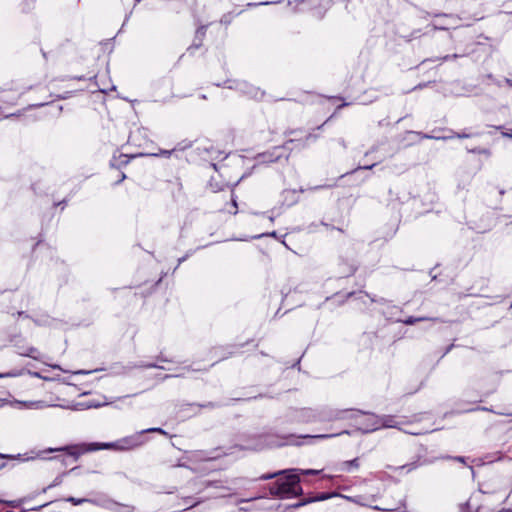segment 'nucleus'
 I'll use <instances>...</instances> for the list:
<instances>
[{
	"label": "nucleus",
	"instance_id": "obj_15",
	"mask_svg": "<svg viewBox=\"0 0 512 512\" xmlns=\"http://www.w3.org/2000/svg\"><path fill=\"white\" fill-rule=\"evenodd\" d=\"M453 137H458V138H469V137H470V135H469V134H465V133H463V134H459V133H458V134H455V135H453V136H450L449 138H453Z\"/></svg>",
	"mask_w": 512,
	"mask_h": 512
},
{
	"label": "nucleus",
	"instance_id": "obj_4",
	"mask_svg": "<svg viewBox=\"0 0 512 512\" xmlns=\"http://www.w3.org/2000/svg\"><path fill=\"white\" fill-rule=\"evenodd\" d=\"M372 415L371 413H364L362 411H358L357 413L351 414L349 418H353L356 420V424L358 425V429L362 431L361 427L369 424L367 420V416Z\"/></svg>",
	"mask_w": 512,
	"mask_h": 512
},
{
	"label": "nucleus",
	"instance_id": "obj_8",
	"mask_svg": "<svg viewBox=\"0 0 512 512\" xmlns=\"http://www.w3.org/2000/svg\"><path fill=\"white\" fill-rule=\"evenodd\" d=\"M424 320H429V318H426V317L415 318V317L410 316V317H407L406 319H404L403 323L406 325H413L416 322L424 321Z\"/></svg>",
	"mask_w": 512,
	"mask_h": 512
},
{
	"label": "nucleus",
	"instance_id": "obj_18",
	"mask_svg": "<svg viewBox=\"0 0 512 512\" xmlns=\"http://www.w3.org/2000/svg\"><path fill=\"white\" fill-rule=\"evenodd\" d=\"M374 510H379V511H392L393 509H386V508H381L379 506H373L372 507Z\"/></svg>",
	"mask_w": 512,
	"mask_h": 512
},
{
	"label": "nucleus",
	"instance_id": "obj_22",
	"mask_svg": "<svg viewBox=\"0 0 512 512\" xmlns=\"http://www.w3.org/2000/svg\"><path fill=\"white\" fill-rule=\"evenodd\" d=\"M374 165H370V166H364L363 168L364 169H371Z\"/></svg>",
	"mask_w": 512,
	"mask_h": 512
},
{
	"label": "nucleus",
	"instance_id": "obj_21",
	"mask_svg": "<svg viewBox=\"0 0 512 512\" xmlns=\"http://www.w3.org/2000/svg\"><path fill=\"white\" fill-rule=\"evenodd\" d=\"M34 405H35V407H36V408H40V407H42V405L40 404V402H38V403H34Z\"/></svg>",
	"mask_w": 512,
	"mask_h": 512
},
{
	"label": "nucleus",
	"instance_id": "obj_16",
	"mask_svg": "<svg viewBox=\"0 0 512 512\" xmlns=\"http://www.w3.org/2000/svg\"><path fill=\"white\" fill-rule=\"evenodd\" d=\"M232 206L234 207V211L233 213L236 214L237 213V201H236V198L232 197Z\"/></svg>",
	"mask_w": 512,
	"mask_h": 512
},
{
	"label": "nucleus",
	"instance_id": "obj_9",
	"mask_svg": "<svg viewBox=\"0 0 512 512\" xmlns=\"http://www.w3.org/2000/svg\"><path fill=\"white\" fill-rule=\"evenodd\" d=\"M347 412H348L347 410L336 411L335 415L330 417V420H338V419L347 418V416H346Z\"/></svg>",
	"mask_w": 512,
	"mask_h": 512
},
{
	"label": "nucleus",
	"instance_id": "obj_10",
	"mask_svg": "<svg viewBox=\"0 0 512 512\" xmlns=\"http://www.w3.org/2000/svg\"><path fill=\"white\" fill-rule=\"evenodd\" d=\"M297 472H300L302 475H317L321 472V470H315V469H300L297 470Z\"/></svg>",
	"mask_w": 512,
	"mask_h": 512
},
{
	"label": "nucleus",
	"instance_id": "obj_19",
	"mask_svg": "<svg viewBox=\"0 0 512 512\" xmlns=\"http://www.w3.org/2000/svg\"><path fill=\"white\" fill-rule=\"evenodd\" d=\"M503 135L506 137L512 138V129L508 130L507 132H504Z\"/></svg>",
	"mask_w": 512,
	"mask_h": 512
},
{
	"label": "nucleus",
	"instance_id": "obj_25",
	"mask_svg": "<svg viewBox=\"0 0 512 512\" xmlns=\"http://www.w3.org/2000/svg\"><path fill=\"white\" fill-rule=\"evenodd\" d=\"M459 461H464V459L462 457H458L457 458Z\"/></svg>",
	"mask_w": 512,
	"mask_h": 512
},
{
	"label": "nucleus",
	"instance_id": "obj_1",
	"mask_svg": "<svg viewBox=\"0 0 512 512\" xmlns=\"http://www.w3.org/2000/svg\"><path fill=\"white\" fill-rule=\"evenodd\" d=\"M270 488V492L281 498H292L302 493L297 469L283 470L260 476V480H269L281 476Z\"/></svg>",
	"mask_w": 512,
	"mask_h": 512
},
{
	"label": "nucleus",
	"instance_id": "obj_12",
	"mask_svg": "<svg viewBox=\"0 0 512 512\" xmlns=\"http://www.w3.org/2000/svg\"><path fill=\"white\" fill-rule=\"evenodd\" d=\"M149 432H156V433H160V434H163V435H166L167 433L161 429V428H149V429H146V430H143L142 433H149Z\"/></svg>",
	"mask_w": 512,
	"mask_h": 512
},
{
	"label": "nucleus",
	"instance_id": "obj_7",
	"mask_svg": "<svg viewBox=\"0 0 512 512\" xmlns=\"http://www.w3.org/2000/svg\"><path fill=\"white\" fill-rule=\"evenodd\" d=\"M247 93L252 97V98H255V99H262L263 96H264V92L261 91L260 89L258 88H253V87H250L249 91H247Z\"/></svg>",
	"mask_w": 512,
	"mask_h": 512
},
{
	"label": "nucleus",
	"instance_id": "obj_2",
	"mask_svg": "<svg viewBox=\"0 0 512 512\" xmlns=\"http://www.w3.org/2000/svg\"><path fill=\"white\" fill-rule=\"evenodd\" d=\"M369 424L361 427L363 433H370L380 428H392L396 426V423L391 416L379 417L377 415L367 416Z\"/></svg>",
	"mask_w": 512,
	"mask_h": 512
},
{
	"label": "nucleus",
	"instance_id": "obj_13",
	"mask_svg": "<svg viewBox=\"0 0 512 512\" xmlns=\"http://www.w3.org/2000/svg\"><path fill=\"white\" fill-rule=\"evenodd\" d=\"M175 149H172V150H160L159 153H156V154H153L154 156H166V157H169L171 155V153L174 151Z\"/></svg>",
	"mask_w": 512,
	"mask_h": 512
},
{
	"label": "nucleus",
	"instance_id": "obj_20",
	"mask_svg": "<svg viewBox=\"0 0 512 512\" xmlns=\"http://www.w3.org/2000/svg\"><path fill=\"white\" fill-rule=\"evenodd\" d=\"M435 29H445L446 27L443 25H434Z\"/></svg>",
	"mask_w": 512,
	"mask_h": 512
},
{
	"label": "nucleus",
	"instance_id": "obj_26",
	"mask_svg": "<svg viewBox=\"0 0 512 512\" xmlns=\"http://www.w3.org/2000/svg\"><path fill=\"white\" fill-rule=\"evenodd\" d=\"M400 505H401V507H404V506H405V503L402 501V502L400 503Z\"/></svg>",
	"mask_w": 512,
	"mask_h": 512
},
{
	"label": "nucleus",
	"instance_id": "obj_23",
	"mask_svg": "<svg viewBox=\"0 0 512 512\" xmlns=\"http://www.w3.org/2000/svg\"><path fill=\"white\" fill-rule=\"evenodd\" d=\"M320 438H326V437H329L328 435H320L319 436Z\"/></svg>",
	"mask_w": 512,
	"mask_h": 512
},
{
	"label": "nucleus",
	"instance_id": "obj_24",
	"mask_svg": "<svg viewBox=\"0 0 512 512\" xmlns=\"http://www.w3.org/2000/svg\"><path fill=\"white\" fill-rule=\"evenodd\" d=\"M355 272V268H351L350 273Z\"/></svg>",
	"mask_w": 512,
	"mask_h": 512
},
{
	"label": "nucleus",
	"instance_id": "obj_17",
	"mask_svg": "<svg viewBox=\"0 0 512 512\" xmlns=\"http://www.w3.org/2000/svg\"><path fill=\"white\" fill-rule=\"evenodd\" d=\"M344 498H346L347 500L352 501L354 503L361 504L360 501L358 499H356V498H352V497H349V496H344Z\"/></svg>",
	"mask_w": 512,
	"mask_h": 512
},
{
	"label": "nucleus",
	"instance_id": "obj_6",
	"mask_svg": "<svg viewBox=\"0 0 512 512\" xmlns=\"http://www.w3.org/2000/svg\"><path fill=\"white\" fill-rule=\"evenodd\" d=\"M360 466L359 464V459L358 458H355L353 460H350V461H344L343 463H341V467L340 469L342 471H351L352 468L354 469H358Z\"/></svg>",
	"mask_w": 512,
	"mask_h": 512
},
{
	"label": "nucleus",
	"instance_id": "obj_27",
	"mask_svg": "<svg viewBox=\"0 0 512 512\" xmlns=\"http://www.w3.org/2000/svg\"><path fill=\"white\" fill-rule=\"evenodd\" d=\"M0 503H4V501H3V500H0Z\"/></svg>",
	"mask_w": 512,
	"mask_h": 512
},
{
	"label": "nucleus",
	"instance_id": "obj_3",
	"mask_svg": "<svg viewBox=\"0 0 512 512\" xmlns=\"http://www.w3.org/2000/svg\"><path fill=\"white\" fill-rule=\"evenodd\" d=\"M119 443L120 444H117V448H119L121 450L133 449L140 445V443L137 441V439L135 437L124 438ZM115 446H116V444H112V443H104V444L92 443V444H89L88 447L83 450V452L84 451H95V450H99V449H109V448H112Z\"/></svg>",
	"mask_w": 512,
	"mask_h": 512
},
{
	"label": "nucleus",
	"instance_id": "obj_11",
	"mask_svg": "<svg viewBox=\"0 0 512 512\" xmlns=\"http://www.w3.org/2000/svg\"><path fill=\"white\" fill-rule=\"evenodd\" d=\"M277 445H282V443H278V442L274 441L272 439V437H270V436L265 437V445L264 446L271 447V446H277Z\"/></svg>",
	"mask_w": 512,
	"mask_h": 512
},
{
	"label": "nucleus",
	"instance_id": "obj_14",
	"mask_svg": "<svg viewBox=\"0 0 512 512\" xmlns=\"http://www.w3.org/2000/svg\"><path fill=\"white\" fill-rule=\"evenodd\" d=\"M68 501H70L71 503H73L74 505H78V504H81L85 501V499H76V498H69Z\"/></svg>",
	"mask_w": 512,
	"mask_h": 512
},
{
	"label": "nucleus",
	"instance_id": "obj_5",
	"mask_svg": "<svg viewBox=\"0 0 512 512\" xmlns=\"http://www.w3.org/2000/svg\"><path fill=\"white\" fill-rule=\"evenodd\" d=\"M20 355L22 356H25V357H30L32 359H35V360H40L41 359V353L40 351L33 347V346H29V347H26L24 348L23 350H21L19 352Z\"/></svg>",
	"mask_w": 512,
	"mask_h": 512
}]
</instances>
